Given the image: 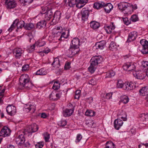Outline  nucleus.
<instances>
[{"instance_id": "1", "label": "nucleus", "mask_w": 148, "mask_h": 148, "mask_svg": "<svg viewBox=\"0 0 148 148\" xmlns=\"http://www.w3.org/2000/svg\"><path fill=\"white\" fill-rule=\"evenodd\" d=\"M18 88L20 89H30L34 86L29 76L27 74L21 75L19 79Z\"/></svg>"}, {"instance_id": "2", "label": "nucleus", "mask_w": 148, "mask_h": 148, "mask_svg": "<svg viewBox=\"0 0 148 148\" xmlns=\"http://www.w3.org/2000/svg\"><path fill=\"white\" fill-rule=\"evenodd\" d=\"M119 9L125 14H131L132 12V8L130 4L125 2H122L118 4Z\"/></svg>"}, {"instance_id": "3", "label": "nucleus", "mask_w": 148, "mask_h": 148, "mask_svg": "<svg viewBox=\"0 0 148 148\" xmlns=\"http://www.w3.org/2000/svg\"><path fill=\"white\" fill-rule=\"evenodd\" d=\"M142 46V49L141 51L143 54L148 53V41L145 39H143L140 41Z\"/></svg>"}, {"instance_id": "4", "label": "nucleus", "mask_w": 148, "mask_h": 148, "mask_svg": "<svg viewBox=\"0 0 148 148\" xmlns=\"http://www.w3.org/2000/svg\"><path fill=\"white\" fill-rule=\"evenodd\" d=\"M123 68L125 70L132 71L135 69L136 68L135 64L132 62H127L123 66Z\"/></svg>"}, {"instance_id": "5", "label": "nucleus", "mask_w": 148, "mask_h": 148, "mask_svg": "<svg viewBox=\"0 0 148 148\" xmlns=\"http://www.w3.org/2000/svg\"><path fill=\"white\" fill-rule=\"evenodd\" d=\"M68 5L70 7H73L78 3L85 5L88 1V0H68Z\"/></svg>"}, {"instance_id": "6", "label": "nucleus", "mask_w": 148, "mask_h": 148, "mask_svg": "<svg viewBox=\"0 0 148 148\" xmlns=\"http://www.w3.org/2000/svg\"><path fill=\"white\" fill-rule=\"evenodd\" d=\"M102 60V58L100 56H95L92 57L90 60L91 64L92 65L97 67Z\"/></svg>"}, {"instance_id": "7", "label": "nucleus", "mask_w": 148, "mask_h": 148, "mask_svg": "<svg viewBox=\"0 0 148 148\" xmlns=\"http://www.w3.org/2000/svg\"><path fill=\"white\" fill-rule=\"evenodd\" d=\"M24 51L20 48L15 49L13 51V54L16 59H19L24 53Z\"/></svg>"}, {"instance_id": "8", "label": "nucleus", "mask_w": 148, "mask_h": 148, "mask_svg": "<svg viewBox=\"0 0 148 148\" xmlns=\"http://www.w3.org/2000/svg\"><path fill=\"white\" fill-rule=\"evenodd\" d=\"M63 28L61 26L56 27L52 30V33L55 36H59L62 32Z\"/></svg>"}, {"instance_id": "9", "label": "nucleus", "mask_w": 148, "mask_h": 148, "mask_svg": "<svg viewBox=\"0 0 148 148\" xmlns=\"http://www.w3.org/2000/svg\"><path fill=\"white\" fill-rule=\"evenodd\" d=\"M10 130L7 127H4L0 132V136L3 137L9 136L10 134Z\"/></svg>"}, {"instance_id": "10", "label": "nucleus", "mask_w": 148, "mask_h": 148, "mask_svg": "<svg viewBox=\"0 0 148 148\" xmlns=\"http://www.w3.org/2000/svg\"><path fill=\"white\" fill-rule=\"evenodd\" d=\"M6 110L8 114L11 116L14 115L16 112V107L13 106H8L6 107Z\"/></svg>"}, {"instance_id": "11", "label": "nucleus", "mask_w": 148, "mask_h": 148, "mask_svg": "<svg viewBox=\"0 0 148 148\" xmlns=\"http://www.w3.org/2000/svg\"><path fill=\"white\" fill-rule=\"evenodd\" d=\"M24 134H21L16 139V143L20 145H21L24 143L25 140Z\"/></svg>"}, {"instance_id": "12", "label": "nucleus", "mask_w": 148, "mask_h": 148, "mask_svg": "<svg viewBox=\"0 0 148 148\" xmlns=\"http://www.w3.org/2000/svg\"><path fill=\"white\" fill-rule=\"evenodd\" d=\"M61 13L58 11H56L55 12L53 16V19L52 21L53 23L58 22L60 20L61 17Z\"/></svg>"}, {"instance_id": "13", "label": "nucleus", "mask_w": 148, "mask_h": 148, "mask_svg": "<svg viewBox=\"0 0 148 148\" xmlns=\"http://www.w3.org/2000/svg\"><path fill=\"white\" fill-rule=\"evenodd\" d=\"M5 3L7 5V7L8 8H12L16 6V3L14 0H5Z\"/></svg>"}, {"instance_id": "14", "label": "nucleus", "mask_w": 148, "mask_h": 148, "mask_svg": "<svg viewBox=\"0 0 148 148\" xmlns=\"http://www.w3.org/2000/svg\"><path fill=\"white\" fill-rule=\"evenodd\" d=\"M78 48L79 47H72V46H70L68 50L69 55L72 56L77 53L79 51Z\"/></svg>"}, {"instance_id": "15", "label": "nucleus", "mask_w": 148, "mask_h": 148, "mask_svg": "<svg viewBox=\"0 0 148 148\" xmlns=\"http://www.w3.org/2000/svg\"><path fill=\"white\" fill-rule=\"evenodd\" d=\"M14 23L17 27V29H21L23 27L24 28L25 26V22L23 21H19V19H16L14 21Z\"/></svg>"}, {"instance_id": "16", "label": "nucleus", "mask_w": 148, "mask_h": 148, "mask_svg": "<svg viewBox=\"0 0 148 148\" xmlns=\"http://www.w3.org/2000/svg\"><path fill=\"white\" fill-rule=\"evenodd\" d=\"M114 126L115 129L119 130L123 124V121L120 119L115 120L114 122Z\"/></svg>"}, {"instance_id": "17", "label": "nucleus", "mask_w": 148, "mask_h": 148, "mask_svg": "<svg viewBox=\"0 0 148 148\" xmlns=\"http://www.w3.org/2000/svg\"><path fill=\"white\" fill-rule=\"evenodd\" d=\"M115 27L114 23L113 22H112L109 25L105 26V30L108 34L111 33L115 29Z\"/></svg>"}, {"instance_id": "18", "label": "nucleus", "mask_w": 148, "mask_h": 148, "mask_svg": "<svg viewBox=\"0 0 148 148\" xmlns=\"http://www.w3.org/2000/svg\"><path fill=\"white\" fill-rule=\"evenodd\" d=\"M137 36V33L135 31L130 32L129 35L128 39L127 40V42H131L134 40Z\"/></svg>"}, {"instance_id": "19", "label": "nucleus", "mask_w": 148, "mask_h": 148, "mask_svg": "<svg viewBox=\"0 0 148 148\" xmlns=\"http://www.w3.org/2000/svg\"><path fill=\"white\" fill-rule=\"evenodd\" d=\"M133 74L136 78L139 79H143L144 78V75L141 71H134Z\"/></svg>"}, {"instance_id": "20", "label": "nucleus", "mask_w": 148, "mask_h": 148, "mask_svg": "<svg viewBox=\"0 0 148 148\" xmlns=\"http://www.w3.org/2000/svg\"><path fill=\"white\" fill-rule=\"evenodd\" d=\"M133 83L126 82L124 84L123 89L127 91L132 90L134 87Z\"/></svg>"}, {"instance_id": "21", "label": "nucleus", "mask_w": 148, "mask_h": 148, "mask_svg": "<svg viewBox=\"0 0 148 148\" xmlns=\"http://www.w3.org/2000/svg\"><path fill=\"white\" fill-rule=\"evenodd\" d=\"M89 12L88 10L83 9L81 11L82 18V20L85 21L88 18Z\"/></svg>"}, {"instance_id": "22", "label": "nucleus", "mask_w": 148, "mask_h": 148, "mask_svg": "<svg viewBox=\"0 0 148 148\" xmlns=\"http://www.w3.org/2000/svg\"><path fill=\"white\" fill-rule=\"evenodd\" d=\"M53 12L52 10L51 9L49 10L47 13L45 14L44 15V20L49 21L53 15Z\"/></svg>"}, {"instance_id": "23", "label": "nucleus", "mask_w": 148, "mask_h": 148, "mask_svg": "<svg viewBox=\"0 0 148 148\" xmlns=\"http://www.w3.org/2000/svg\"><path fill=\"white\" fill-rule=\"evenodd\" d=\"M47 71L44 68H41L37 70L34 73L36 75H44L47 74Z\"/></svg>"}, {"instance_id": "24", "label": "nucleus", "mask_w": 148, "mask_h": 148, "mask_svg": "<svg viewBox=\"0 0 148 148\" xmlns=\"http://www.w3.org/2000/svg\"><path fill=\"white\" fill-rule=\"evenodd\" d=\"M73 110L66 109L63 111V115L65 117L69 116L72 115L73 113Z\"/></svg>"}, {"instance_id": "25", "label": "nucleus", "mask_w": 148, "mask_h": 148, "mask_svg": "<svg viewBox=\"0 0 148 148\" xmlns=\"http://www.w3.org/2000/svg\"><path fill=\"white\" fill-rule=\"evenodd\" d=\"M80 40L78 38H75L73 39L71 41V44L70 46L72 47H79V46Z\"/></svg>"}, {"instance_id": "26", "label": "nucleus", "mask_w": 148, "mask_h": 148, "mask_svg": "<svg viewBox=\"0 0 148 148\" xmlns=\"http://www.w3.org/2000/svg\"><path fill=\"white\" fill-rule=\"evenodd\" d=\"M142 70L146 73L148 70V62L143 61L142 62V64L140 66Z\"/></svg>"}, {"instance_id": "27", "label": "nucleus", "mask_w": 148, "mask_h": 148, "mask_svg": "<svg viewBox=\"0 0 148 148\" xmlns=\"http://www.w3.org/2000/svg\"><path fill=\"white\" fill-rule=\"evenodd\" d=\"M140 95L143 96H146L148 95V87H144L140 90Z\"/></svg>"}, {"instance_id": "28", "label": "nucleus", "mask_w": 148, "mask_h": 148, "mask_svg": "<svg viewBox=\"0 0 148 148\" xmlns=\"http://www.w3.org/2000/svg\"><path fill=\"white\" fill-rule=\"evenodd\" d=\"M104 5L105 3L103 2H95L94 4L93 8L97 9H99L103 8Z\"/></svg>"}, {"instance_id": "29", "label": "nucleus", "mask_w": 148, "mask_h": 148, "mask_svg": "<svg viewBox=\"0 0 148 148\" xmlns=\"http://www.w3.org/2000/svg\"><path fill=\"white\" fill-rule=\"evenodd\" d=\"M103 7H104L105 12L107 13H109L113 8V7L111 3H105Z\"/></svg>"}, {"instance_id": "30", "label": "nucleus", "mask_w": 148, "mask_h": 148, "mask_svg": "<svg viewBox=\"0 0 148 148\" xmlns=\"http://www.w3.org/2000/svg\"><path fill=\"white\" fill-rule=\"evenodd\" d=\"M105 41H103L96 43L95 46L97 49H103L105 46Z\"/></svg>"}, {"instance_id": "31", "label": "nucleus", "mask_w": 148, "mask_h": 148, "mask_svg": "<svg viewBox=\"0 0 148 148\" xmlns=\"http://www.w3.org/2000/svg\"><path fill=\"white\" fill-rule=\"evenodd\" d=\"M90 25L91 28L94 29H97L99 27L100 25L99 23L94 21L90 23Z\"/></svg>"}, {"instance_id": "32", "label": "nucleus", "mask_w": 148, "mask_h": 148, "mask_svg": "<svg viewBox=\"0 0 148 148\" xmlns=\"http://www.w3.org/2000/svg\"><path fill=\"white\" fill-rule=\"evenodd\" d=\"M46 23L45 21H42L37 24V28L40 29L42 28L45 27L46 25Z\"/></svg>"}, {"instance_id": "33", "label": "nucleus", "mask_w": 148, "mask_h": 148, "mask_svg": "<svg viewBox=\"0 0 148 148\" xmlns=\"http://www.w3.org/2000/svg\"><path fill=\"white\" fill-rule=\"evenodd\" d=\"M119 118L123 120V121L127 120V115L125 112L122 111L118 114Z\"/></svg>"}, {"instance_id": "34", "label": "nucleus", "mask_w": 148, "mask_h": 148, "mask_svg": "<svg viewBox=\"0 0 148 148\" xmlns=\"http://www.w3.org/2000/svg\"><path fill=\"white\" fill-rule=\"evenodd\" d=\"M45 44V41L42 39H40L35 42L36 45L39 47L44 46Z\"/></svg>"}, {"instance_id": "35", "label": "nucleus", "mask_w": 148, "mask_h": 148, "mask_svg": "<svg viewBox=\"0 0 148 148\" xmlns=\"http://www.w3.org/2000/svg\"><path fill=\"white\" fill-rule=\"evenodd\" d=\"M129 99L128 96L126 95H123L121 97V101L124 104H126L129 101Z\"/></svg>"}, {"instance_id": "36", "label": "nucleus", "mask_w": 148, "mask_h": 148, "mask_svg": "<svg viewBox=\"0 0 148 148\" xmlns=\"http://www.w3.org/2000/svg\"><path fill=\"white\" fill-rule=\"evenodd\" d=\"M52 65L54 67L56 68L59 67L60 66L59 59L58 58H55Z\"/></svg>"}, {"instance_id": "37", "label": "nucleus", "mask_w": 148, "mask_h": 148, "mask_svg": "<svg viewBox=\"0 0 148 148\" xmlns=\"http://www.w3.org/2000/svg\"><path fill=\"white\" fill-rule=\"evenodd\" d=\"M124 86V83L121 80H118L116 83V87L118 88H122Z\"/></svg>"}, {"instance_id": "38", "label": "nucleus", "mask_w": 148, "mask_h": 148, "mask_svg": "<svg viewBox=\"0 0 148 148\" xmlns=\"http://www.w3.org/2000/svg\"><path fill=\"white\" fill-rule=\"evenodd\" d=\"M26 109L28 110L29 112H34L35 111L34 106L30 104H28L26 106Z\"/></svg>"}, {"instance_id": "39", "label": "nucleus", "mask_w": 148, "mask_h": 148, "mask_svg": "<svg viewBox=\"0 0 148 148\" xmlns=\"http://www.w3.org/2000/svg\"><path fill=\"white\" fill-rule=\"evenodd\" d=\"M109 48L110 50L113 51L116 50L117 46L114 42L112 41L110 44Z\"/></svg>"}, {"instance_id": "40", "label": "nucleus", "mask_w": 148, "mask_h": 148, "mask_svg": "<svg viewBox=\"0 0 148 148\" xmlns=\"http://www.w3.org/2000/svg\"><path fill=\"white\" fill-rule=\"evenodd\" d=\"M95 114V112L92 110H88L85 113V115L87 116H93Z\"/></svg>"}, {"instance_id": "41", "label": "nucleus", "mask_w": 148, "mask_h": 148, "mask_svg": "<svg viewBox=\"0 0 148 148\" xmlns=\"http://www.w3.org/2000/svg\"><path fill=\"white\" fill-rule=\"evenodd\" d=\"M105 148H114V144L111 141H108L106 144Z\"/></svg>"}, {"instance_id": "42", "label": "nucleus", "mask_w": 148, "mask_h": 148, "mask_svg": "<svg viewBox=\"0 0 148 148\" xmlns=\"http://www.w3.org/2000/svg\"><path fill=\"white\" fill-rule=\"evenodd\" d=\"M34 25L32 23L26 24L24 26V28L27 30H30L34 28Z\"/></svg>"}, {"instance_id": "43", "label": "nucleus", "mask_w": 148, "mask_h": 148, "mask_svg": "<svg viewBox=\"0 0 148 148\" xmlns=\"http://www.w3.org/2000/svg\"><path fill=\"white\" fill-rule=\"evenodd\" d=\"M115 75V73L113 71H111L107 73L106 78H111L114 76Z\"/></svg>"}, {"instance_id": "44", "label": "nucleus", "mask_w": 148, "mask_h": 148, "mask_svg": "<svg viewBox=\"0 0 148 148\" xmlns=\"http://www.w3.org/2000/svg\"><path fill=\"white\" fill-rule=\"evenodd\" d=\"M140 117L141 118L142 120L143 121H146L148 120V114H143L141 115Z\"/></svg>"}, {"instance_id": "45", "label": "nucleus", "mask_w": 148, "mask_h": 148, "mask_svg": "<svg viewBox=\"0 0 148 148\" xmlns=\"http://www.w3.org/2000/svg\"><path fill=\"white\" fill-rule=\"evenodd\" d=\"M31 125L29 126L25 130V131L24 132H23V133L24 134H26V132H27L28 133H33V131H32V127H31Z\"/></svg>"}, {"instance_id": "46", "label": "nucleus", "mask_w": 148, "mask_h": 148, "mask_svg": "<svg viewBox=\"0 0 148 148\" xmlns=\"http://www.w3.org/2000/svg\"><path fill=\"white\" fill-rule=\"evenodd\" d=\"M60 84L57 81L54 82L53 86V88L54 90H58L60 88Z\"/></svg>"}, {"instance_id": "47", "label": "nucleus", "mask_w": 148, "mask_h": 148, "mask_svg": "<svg viewBox=\"0 0 148 148\" xmlns=\"http://www.w3.org/2000/svg\"><path fill=\"white\" fill-rule=\"evenodd\" d=\"M43 136L45 141L48 142L50 138V134L47 132H45L43 134Z\"/></svg>"}, {"instance_id": "48", "label": "nucleus", "mask_w": 148, "mask_h": 148, "mask_svg": "<svg viewBox=\"0 0 148 148\" xmlns=\"http://www.w3.org/2000/svg\"><path fill=\"white\" fill-rule=\"evenodd\" d=\"M60 37L58 39V40H62V38H67L68 36V35H66V33L64 32H63V30L62 31V32L61 33V35L60 36ZM63 39V40H64Z\"/></svg>"}, {"instance_id": "49", "label": "nucleus", "mask_w": 148, "mask_h": 148, "mask_svg": "<svg viewBox=\"0 0 148 148\" xmlns=\"http://www.w3.org/2000/svg\"><path fill=\"white\" fill-rule=\"evenodd\" d=\"M96 68V66L90 64V66L88 68V70L91 73H93L95 71Z\"/></svg>"}, {"instance_id": "50", "label": "nucleus", "mask_w": 148, "mask_h": 148, "mask_svg": "<svg viewBox=\"0 0 148 148\" xmlns=\"http://www.w3.org/2000/svg\"><path fill=\"white\" fill-rule=\"evenodd\" d=\"M138 18L136 15H132L130 18L131 21L133 22H135L138 20Z\"/></svg>"}, {"instance_id": "51", "label": "nucleus", "mask_w": 148, "mask_h": 148, "mask_svg": "<svg viewBox=\"0 0 148 148\" xmlns=\"http://www.w3.org/2000/svg\"><path fill=\"white\" fill-rule=\"evenodd\" d=\"M44 143L43 142H39L35 145L36 148H42L43 146Z\"/></svg>"}, {"instance_id": "52", "label": "nucleus", "mask_w": 148, "mask_h": 148, "mask_svg": "<svg viewBox=\"0 0 148 148\" xmlns=\"http://www.w3.org/2000/svg\"><path fill=\"white\" fill-rule=\"evenodd\" d=\"M82 136L81 134H77L75 140V142L76 143L79 142L82 139Z\"/></svg>"}, {"instance_id": "53", "label": "nucleus", "mask_w": 148, "mask_h": 148, "mask_svg": "<svg viewBox=\"0 0 148 148\" xmlns=\"http://www.w3.org/2000/svg\"><path fill=\"white\" fill-rule=\"evenodd\" d=\"M31 127H32V131L34 132H36L38 129V125L36 124H33L32 125Z\"/></svg>"}, {"instance_id": "54", "label": "nucleus", "mask_w": 148, "mask_h": 148, "mask_svg": "<svg viewBox=\"0 0 148 148\" xmlns=\"http://www.w3.org/2000/svg\"><path fill=\"white\" fill-rule=\"evenodd\" d=\"M62 91H61L57 92L55 93L56 100H57L60 99L62 95Z\"/></svg>"}, {"instance_id": "55", "label": "nucleus", "mask_w": 148, "mask_h": 148, "mask_svg": "<svg viewBox=\"0 0 148 148\" xmlns=\"http://www.w3.org/2000/svg\"><path fill=\"white\" fill-rule=\"evenodd\" d=\"M49 98L50 100H57L56 97L55 93L52 92L49 96Z\"/></svg>"}, {"instance_id": "56", "label": "nucleus", "mask_w": 148, "mask_h": 148, "mask_svg": "<svg viewBox=\"0 0 148 148\" xmlns=\"http://www.w3.org/2000/svg\"><path fill=\"white\" fill-rule=\"evenodd\" d=\"M71 63L69 62H66L65 64L64 69L65 70L69 69L71 68Z\"/></svg>"}, {"instance_id": "57", "label": "nucleus", "mask_w": 148, "mask_h": 148, "mask_svg": "<svg viewBox=\"0 0 148 148\" xmlns=\"http://www.w3.org/2000/svg\"><path fill=\"white\" fill-rule=\"evenodd\" d=\"M47 8L46 7L45 8H42V10L40 11V13L42 15H44L45 14L47 13V12L49 10L47 9Z\"/></svg>"}, {"instance_id": "58", "label": "nucleus", "mask_w": 148, "mask_h": 148, "mask_svg": "<svg viewBox=\"0 0 148 148\" xmlns=\"http://www.w3.org/2000/svg\"><path fill=\"white\" fill-rule=\"evenodd\" d=\"M36 46L35 43L30 46L28 48L29 51V52H32L35 50V46Z\"/></svg>"}, {"instance_id": "59", "label": "nucleus", "mask_w": 148, "mask_h": 148, "mask_svg": "<svg viewBox=\"0 0 148 148\" xmlns=\"http://www.w3.org/2000/svg\"><path fill=\"white\" fill-rule=\"evenodd\" d=\"M81 91L79 90H77L75 92V99H78L80 97Z\"/></svg>"}, {"instance_id": "60", "label": "nucleus", "mask_w": 148, "mask_h": 148, "mask_svg": "<svg viewBox=\"0 0 148 148\" xmlns=\"http://www.w3.org/2000/svg\"><path fill=\"white\" fill-rule=\"evenodd\" d=\"M139 148H148V143L140 144L139 145Z\"/></svg>"}, {"instance_id": "61", "label": "nucleus", "mask_w": 148, "mask_h": 148, "mask_svg": "<svg viewBox=\"0 0 148 148\" xmlns=\"http://www.w3.org/2000/svg\"><path fill=\"white\" fill-rule=\"evenodd\" d=\"M66 124V121L65 120H62L59 123V125L62 126L65 125Z\"/></svg>"}, {"instance_id": "62", "label": "nucleus", "mask_w": 148, "mask_h": 148, "mask_svg": "<svg viewBox=\"0 0 148 148\" xmlns=\"http://www.w3.org/2000/svg\"><path fill=\"white\" fill-rule=\"evenodd\" d=\"M15 25L13 22L12 24L11 25L10 27L8 29V31L9 32H11L15 28Z\"/></svg>"}, {"instance_id": "63", "label": "nucleus", "mask_w": 148, "mask_h": 148, "mask_svg": "<svg viewBox=\"0 0 148 148\" xmlns=\"http://www.w3.org/2000/svg\"><path fill=\"white\" fill-rule=\"evenodd\" d=\"M29 66L28 64L25 65L23 66L22 67V70L23 71H25L28 70Z\"/></svg>"}, {"instance_id": "64", "label": "nucleus", "mask_w": 148, "mask_h": 148, "mask_svg": "<svg viewBox=\"0 0 148 148\" xmlns=\"http://www.w3.org/2000/svg\"><path fill=\"white\" fill-rule=\"evenodd\" d=\"M112 93L111 92L107 93L106 95V99H109L112 98Z\"/></svg>"}]
</instances>
